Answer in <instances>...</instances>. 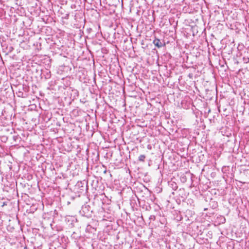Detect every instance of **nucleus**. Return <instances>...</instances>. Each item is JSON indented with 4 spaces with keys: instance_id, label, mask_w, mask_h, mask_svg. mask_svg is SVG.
I'll return each instance as SVG.
<instances>
[{
    "instance_id": "f257e3e1",
    "label": "nucleus",
    "mask_w": 249,
    "mask_h": 249,
    "mask_svg": "<svg viewBox=\"0 0 249 249\" xmlns=\"http://www.w3.org/2000/svg\"><path fill=\"white\" fill-rule=\"evenodd\" d=\"M153 43L156 46L158 47V48H160L162 46V42L158 38H156L154 40Z\"/></svg>"
},
{
    "instance_id": "f03ea898",
    "label": "nucleus",
    "mask_w": 249,
    "mask_h": 249,
    "mask_svg": "<svg viewBox=\"0 0 249 249\" xmlns=\"http://www.w3.org/2000/svg\"><path fill=\"white\" fill-rule=\"evenodd\" d=\"M145 156L144 155H141L139 157V160L141 161H144Z\"/></svg>"
}]
</instances>
